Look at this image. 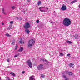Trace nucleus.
<instances>
[{"label":"nucleus","instance_id":"2f4dec72","mask_svg":"<svg viewBox=\"0 0 80 80\" xmlns=\"http://www.w3.org/2000/svg\"><path fill=\"white\" fill-rule=\"evenodd\" d=\"M71 54H68L67 55V57H70Z\"/></svg>","mask_w":80,"mask_h":80},{"label":"nucleus","instance_id":"58836bf2","mask_svg":"<svg viewBox=\"0 0 80 80\" xmlns=\"http://www.w3.org/2000/svg\"><path fill=\"white\" fill-rule=\"evenodd\" d=\"M4 25V23H2V25Z\"/></svg>","mask_w":80,"mask_h":80},{"label":"nucleus","instance_id":"423d86ee","mask_svg":"<svg viewBox=\"0 0 80 80\" xmlns=\"http://www.w3.org/2000/svg\"><path fill=\"white\" fill-rule=\"evenodd\" d=\"M61 9L62 10H67V7L64 4H63L62 6Z\"/></svg>","mask_w":80,"mask_h":80},{"label":"nucleus","instance_id":"4be33fe9","mask_svg":"<svg viewBox=\"0 0 80 80\" xmlns=\"http://www.w3.org/2000/svg\"><path fill=\"white\" fill-rule=\"evenodd\" d=\"M41 60H42L43 62H45L46 60H47L46 59H41Z\"/></svg>","mask_w":80,"mask_h":80},{"label":"nucleus","instance_id":"39448f33","mask_svg":"<svg viewBox=\"0 0 80 80\" xmlns=\"http://www.w3.org/2000/svg\"><path fill=\"white\" fill-rule=\"evenodd\" d=\"M43 68V66L42 64H40L38 67V70H42Z\"/></svg>","mask_w":80,"mask_h":80},{"label":"nucleus","instance_id":"e433bc0d","mask_svg":"<svg viewBox=\"0 0 80 80\" xmlns=\"http://www.w3.org/2000/svg\"><path fill=\"white\" fill-rule=\"evenodd\" d=\"M22 73H23H23H25V71H23L22 72Z\"/></svg>","mask_w":80,"mask_h":80},{"label":"nucleus","instance_id":"c756f323","mask_svg":"<svg viewBox=\"0 0 80 80\" xmlns=\"http://www.w3.org/2000/svg\"><path fill=\"white\" fill-rule=\"evenodd\" d=\"M39 22H40V21H39V20H37L36 23H38Z\"/></svg>","mask_w":80,"mask_h":80},{"label":"nucleus","instance_id":"412c9836","mask_svg":"<svg viewBox=\"0 0 80 80\" xmlns=\"http://www.w3.org/2000/svg\"><path fill=\"white\" fill-rule=\"evenodd\" d=\"M6 79L8 80H10V78H9V77H6Z\"/></svg>","mask_w":80,"mask_h":80},{"label":"nucleus","instance_id":"79ce46f5","mask_svg":"<svg viewBox=\"0 0 80 80\" xmlns=\"http://www.w3.org/2000/svg\"><path fill=\"white\" fill-rule=\"evenodd\" d=\"M23 13H26V12H25V11H24V12H23Z\"/></svg>","mask_w":80,"mask_h":80},{"label":"nucleus","instance_id":"a18cd8bd","mask_svg":"<svg viewBox=\"0 0 80 80\" xmlns=\"http://www.w3.org/2000/svg\"><path fill=\"white\" fill-rule=\"evenodd\" d=\"M21 20H22V19H21Z\"/></svg>","mask_w":80,"mask_h":80},{"label":"nucleus","instance_id":"b1692460","mask_svg":"<svg viewBox=\"0 0 80 80\" xmlns=\"http://www.w3.org/2000/svg\"><path fill=\"white\" fill-rule=\"evenodd\" d=\"M41 77H42V78H44L45 77V75L43 74H42Z\"/></svg>","mask_w":80,"mask_h":80},{"label":"nucleus","instance_id":"6e6552de","mask_svg":"<svg viewBox=\"0 0 80 80\" xmlns=\"http://www.w3.org/2000/svg\"><path fill=\"white\" fill-rule=\"evenodd\" d=\"M29 78H30L29 79V80H35V77H34V76H32L30 77Z\"/></svg>","mask_w":80,"mask_h":80},{"label":"nucleus","instance_id":"9d476101","mask_svg":"<svg viewBox=\"0 0 80 80\" xmlns=\"http://www.w3.org/2000/svg\"><path fill=\"white\" fill-rule=\"evenodd\" d=\"M74 65H74V63H72V62H71L70 63V64L69 65L70 67H72V68L73 67H74Z\"/></svg>","mask_w":80,"mask_h":80},{"label":"nucleus","instance_id":"4468645a","mask_svg":"<svg viewBox=\"0 0 80 80\" xmlns=\"http://www.w3.org/2000/svg\"><path fill=\"white\" fill-rule=\"evenodd\" d=\"M10 75H12L13 77H14V76L15 75V74L12 72H10Z\"/></svg>","mask_w":80,"mask_h":80},{"label":"nucleus","instance_id":"c9c22d12","mask_svg":"<svg viewBox=\"0 0 80 80\" xmlns=\"http://www.w3.org/2000/svg\"><path fill=\"white\" fill-rule=\"evenodd\" d=\"M40 11L41 12H45V11H44V10H40Z\"/></svg>","mask_w":80,"mask_h":80},{"label":"nucleus","instance_id":"f03ea898","mask_svg":"<svg viewBox=\"0 0 80 80\" xmlns=\"http://www.w3.org/2000/svg\"><path fill=\"white\" fill-rule=\"evenodd\" d=\"M35 43V40L33 39H31L28 42V44L27 46V47L28 48H31L32 46L34 45Z\"/></svg>","mask_w":80,"mask_h":80},{"label":"nucleus","instance_id":"dca6fc26","mask_svg":"<svg viewBox=\"0 0 80 80\" xmlns=\"http://www.w3.org/2000/svg\"><path fill=\"white\" fill-rule=\"evenodd\" d=\"M75 2H77L76 0H74V1H72L71 2V3L72 4H73V3H75Z\"/></svg>","mask_w":80,"mask_h":80},{"label":"nucleus","instance_id":"ddd939ff","mask_svg":"<svg viewBox=\"0 0 80 80\" xmlns=\"http://www.w3.org/2000/svg\"><path fill=\"white\" fill-rule=\"evenodd\" d=\"M12 26L11 25H9V27L8 28V29L10 30V29H12Z\"/></svg>","mask_w":80,"mask_h":80},{"label":"nucleus","instance_id":"f3484780","mask_svg":"<svg viewBox=\"0 0 80 80\" xmlns=\"http://www.w3.org/2000/svg\"><path fill=\"white\" fill-rule=\"evenodd\" d=\"M2 13L4 15H6V13H5V10L4 9V8L2 9Z\"/></svg>","mask_w":80,"mask_h":80},{"label":"nucleus","instance_id":"49530a36","mask_svg":"<svg viewBox=\"0 0 80 80\" xmlns=\"http://www.w3.org/2000/svg\"><path fill=\"white\" fill-rule=\"evenodd\" d=\"M1 80V79L0 78V80Z\"/></svg>","mask_w":80,"mask_h":80},{"label":"nucleus","instance_id":"9b49d317","mask_svg":"<svg viewBox=\"0 0 80 80\" xmlns=\"http://www.w3.org/2000/svg\"><path fill=\"white\" fill-rule=\"evenodd\" d=\"M25 31L27 33H28V34H29V33H30V30L26 29L25 30Z\"/></svg>","mask_w":80,"mask_h":80},{"label":"nucleus","instance_id":"f704fd0d","mask_svg":"<svg viewBox=\"0 0 80 80\" xmlns=\"http://www.w3.org/2000/svg\"><path fill=\"white\" fill-rule=\"evenodd\" d=\"M18 56V55H16L14 56V57H17Z\"/></svg>","mask_w":80,"mask_h":80},{"label":"nucleus","instance_id":"a211bd4d","mask_svg":"<svg viewBox=\"0 0 80 80\" xmlns=\"http://www.w3.org/2000/svg\"><path fill=\"white\" fill-rule=\"evenodd\" d=\"M45 62H46L45 64L46 65H48V63H49L48 61L47 60H46V61H45Z\"/></svg>","mask_w":80,"mask_h":80},{"label":"nucleus","instance_id":"cd10ccee","mask_svg":"<svg viewBox=\"0 0 80 80\" xmlns=\"http://www.w3.org/2000/svg\"><path fill=\"white\" fill-rule=\"evenodd\" d=\"M18 47V46L17 45V44H16V46L15 47V49L16 50V49H17Z\"/></svg>","mask_w":80,"mask_h":80},{"label":"nucleus","instance_id":"4c0bfd02","mask_svg":"<svg viewBox=\"0 0 80 80\" xmlns=\"http://www.w3.org/2000/svg\"><path fill=\"white\" fill-rule=\"evenodd\" d=\"M9 59H7V62H9Z\"/></svg>","mask_w":80,"mask_h":80},{"label":"nucleus","instance_id":"7c9ffc66","mask_svg":"<svg viewBox=\"0 0 80 80\" xmlns=\"http://www.w3.org/2000/svg\"><path fill=\"white\" fill-rule=\"evenodd\" d=\"M10 23H11V24H13V22L12 21H11L10 22Z\"/></svg>","mask_w":80,"mask_h":80},{"label":"nucleus","instance_id":"aec40b11","mask_svg":"<svg viewBox=\"0 0 80 80\" xmlns=\"http://www.w3.org/2000/svg\"><path fill=\"white\" fill-rule=\"evenodd\" d=\"M67 43H69V44H71V43H72V42L69 41V40H68L67 41Z\"/></svg>","mask_w":80,"mask_h":80},{"label":"nucleus","instance_id":"5701e85b","mask_svg":"<svg viewBox=\"0 0 80 80\" xmlns=\"http://www.w3.org/2000/svg\"><path fill=\"white\" fill-rule=\"evenodd\" d=\"M12 45H15V41H13L12 43Z\"/></svg>","mask_w":80,"mask_h":80},{"label":"nucleus","instance_id":"bb28decb","mask_svg":"<svg viewBox=\"0 0 80 80\" xmlns=\"http://www.w3.org/2000/svg\"><path fill=\"white\" fill-rule=\"evenodd\" d=\"M6 36H8V37H10V35L8 33H7L6 34Z\"/></svg>","mask_w":80,"mask_h":80},{"label":"nucleus","instance_id":"72a5a7b5","mask_svg":"<svg viewBox=\"0 0 80 80\" xmlns=\"http://www.w3.org/2000/svg\"><path fill=\"white\" fill-rule=\"evenodd\" d=\"M15 8V7L14 6H13V7H11V8H12V9H14V8Z\"/></svg>","mask_w":80,"mask_h":80},{"label":"nucleus","instance_id":"2eb2a0df","mask_svg":"<svg viewBox=\"0 0 80 80\" xmlns=\"http://www.w3.org/2000/svg\"><path fill=\"white\" fill-rule=\"evenodd\" d=\"M42 2H41V1H38V2L37 3V5L38 6H39L40 5H41V3Z\"/></svg>","mask_w":80,"mask_h":80},{"label":"nucleus","instance_id":"6ab92c4d","mask_svg":"<svg viewBox=\"0 0 80 80\" xmlns=\"http://www.w3.org/2000/svg\"><path fill=\"white\" fill-rule=\"evenodd\" d=\"M23 50V48H21L18 50L19 52H22Z\"/></svg>","mask_w":80,"mask_h":80},{"label":"nucleus","instance_id":"0eeeda50","mask_svg":"<svg viewBox=\"0 0 80 80\" xmlns=\"http://www.w3.org/2000/svg\"><path fill=\"white\" fill-rule=\"evenodd\" d=\"M65 72L66 73V74H68L69 75H73V73L72 72L66 71H65Z\"/></svg>","mask_w":80,"mask_h":80},{"label":"nucleus","instance_id":"a19ab883","mask_svg":"<svg viewBox=\"0 0 80 80\" xmlns=\"http://www.w3.org/2000/svg\"><path fill=\"white\" fill-rule=\"evenodd\" d=\"M16 19H17V20H18V18L17 17V18H16Z\"/></svg>","mask_w":80,"mask_h":80},{"label":"nucleus","instance_id":"ea45409f","mask_svg":"<svg viewBox=\"0 0 80 80\" xmlns=\"http://www.w3.org/2000/svg\"><path fill=\"white\" fill-rule=\"evenodd\" d=\"M30 0H27V2H30Z\"/></svg>","mask_w":80,"mask_h":80},{"label":"nucleus","instance_id":"37998d69","mask_svg":"<svg viewBox=\"0 0 80 80\" xmlns=\"http://www.w3.org/2000/svg\"><path fill=\"white\" fill-rule=\"evenodd\" d=\"M78 7H79V8H80V5L78 6Z\"/></svg>","mask_w":80,"mask_h":80},{"label":"nucleus","instance_id":"c85d7f7f","mask_svg":"<svg viewBox=\"0 0 80 80\" xmlns=\"http://www.w3.org/2000/svg\"><path fill=\"white\" fill-rule=\"evenodd\" d=\"M64 55V54H63L62 53H60V56H63Z\"/></svg>","mask_w":80,"mask_h":80},{"label":"nucleus","instance_id":"473e14b6","mask_svg":"<svg viewBox=\"0 0 80 80\" xmlns=\"http://www.w3.org/2000/svg\"><path fill=\"white\" fill-rule=\"evenodd\" d=\"M20 43H21V44H23V42L22 41H20Z\"/></svg>","mask_w":80,"mask_h":80},{"label":"nucleus","instance_id":"c03bdc74","mask_svg":"<svg viewBox=\"0 0 80 80\" xmlns=\"http://www.w3.org/2000/svg\"><path fill=\"white\" fill-rule=\"evenodd\" d=\"M73 58V59L75 58V57H73V58Z\"/></svg>","mask_w":80,"mask_h":80},{"label":"nucleus","instance_id":"393cba45","mask_svg":"<svg viewBox=\"0 0 80 80\" xmlns=\"http://www.w3.org/2000/svg\"><path fill=\"white\" fill-rule=\"evenodd\" d=\"M44 7H40L39 8V10H41L42 9V8H44Z\"/></svg>","mask_w":80,"mask_h":80},{"label":"nucleus","instance_id":"1a4fd4ad","mask_svg":"<svg viewBox=\"0 0 80 80\" xmlns=\"http://www.w3.org/2000/svg\"><path fill=\"white\" fill-rule=\"evenodd\" d=\"M63 78H65V80H69V78H67L66 77V75H63L62 76Z\"/></svg>","mask_w":80,"mask_h":80},{"label":"nucleus","instance_id":"7ed1b4c3","mask_svg":"<svg viewBox=\"0 0 80 80\" xmlns=\"http://www.w3.org/2000/svg\"><path fill=\"white\" fill-rule=\"evenodd\" d=\"M26 63L27 65H28L29 67L30 68L32 67V62L30 61V60H28L26 62Z\"/></svg>","mask_w":80,"mask_h":80},{"label":"nucleus","instance_id":"20e7f679","mask_svg":"<svg viewBox=\"0 0 80 80\" xmlns=\"http://www.w3.org/2000/svg\"><path fill=\"white\" fill-rule=\"evenodd\" d=\"M24 27L25 29H28L30 28V24L28 22H26L25 24Z\"/></svg>","mask_w":80,"mask_h":80},{"label":"nucleus","instance_id":"f8f14e48","mask_svg":"<svg viewBox=\"0 0 80 80\" xmlns=\"http://www.w3.org/2000/svg\"><path fill=\"white\" fill-rule=\"evenodd\" d=\"M74 37L75 39H78V35H77V34H76L74 36Z\"/></svg>","mask_w":80,"mask_h":80},{"label":"nucleus","instance_id":"a878e982","mask_svg":"<svg viewBox=\"0 0 80 80\" xmlns=\"http://www.w3.org/2000/svg\"><path fill=\"white\" fill-rule=\"evenodd\" d=\"M12 68V67L10 66H8L7 67V68Z\"/></svg>","mask_w":80,"mask_h":80},{"label":"nucleus","instance_id":"f257e3e1","mask_svg":"<svg viewBox=\"0 0 80 80\" xmlns=\"http://www.w3.org/2000/svg\"><path fill=\"white\" fill-rule=\"evenodd\" d=\"M63 24L65 26L68 27V26L70 25V24H71V21L68 18H65L63 21Z\"/></svg>","mask_w":80,"mask_h":80}]
</instances>
